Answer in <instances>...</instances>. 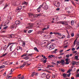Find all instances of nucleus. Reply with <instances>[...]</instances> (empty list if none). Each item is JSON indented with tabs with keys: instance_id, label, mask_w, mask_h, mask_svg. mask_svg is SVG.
Here are the masks:
<instances>
[{
	"instance_id": "obj_44",
	"label": "nucleus",
	"mask_w": 79,
	"mask_h": 79,
	"mask_svg": "<svg viewBox=\"0 0 79 79\" xmlns=\"http://www.w3.org/2000/svg\"><path fill=\"white\" fill-rule=\"evenodd\" d=\"M74 33H72L71 34V36H72V37H74Z\"/></svg>"
},
{
	"instance_id": "obj_8",
	"label": "nucleus",
	"mask_w": 79,
	"mask_h": 79,
	"mask_svg": "<svg viewBox=\"0 0 79 79\" xmlns=\"http://www.w3.org/2000/svg\"><path fill=\"white\" fill-rule=\"evenodd\" d=\"M27 63V62H24L22 66H20V68H23V67H24L25 66L26 64Z\"/></svg>"
},
{
	"instance_id": "obj_15",
	"label": "nucleus",
	"mask_w": 79,
	"mask_h": 79,
	"mask_svg": "<svg viewBox=\"0 0 79 79\" xmlns=\"http://www.w3.org/2000/svg\"><path fill=\"white\" fill-rule=\"evenodd\" d=\"M65 61H66L65 63L66 64H68L69 63L68 62V59L66 58L65 59Z\"/></svg>"
},
{
	"instance_id": "obj_9",
	"label": "nucleus",
	"mask_w": 79,
	"mask_h": 79,
	"mask_svg": "<svg viewBox=\"0 0 79 79\" xmlns=\"http://www.w3.org/2000/svg\"><path fill=\"white\" fill-rule=\"evenodd\" d=\"M20 23H21V22L19 20H17L15 22V24L16 25H17V24H19Z\"/></svg>"
},
{
	"instance_id": "obj_40",
	"label": "nucleus",
	"mask_w": 79,
	"mask_h": 79,
	"mask_svg": "<svg viewBox=\"0 0 79 79\" xmlns=\"http://www.w3.org/2000/svg\"><path fill=\"white\" fill-rule=\"evenodd\" d=\"M59 33H57V32H53V34H56V35L57 34H58V35L59 34Z\"/></svg>"
},
{
	"instance_id": "obj_12",
	"label": "nucleus",
	"mask_w": 79,
	"mask_h": 79,
	"mask_svg": "<svg viewBox=\"0 0 79 79\" xmlns=\"http://www.w3.org/2000/svg\"><path fill=\"white\" fill-rule=\"evenodd\" d=\"M19 50L20 51H22V48H21V47L20 46H19L17 48V50L18 51Z\"/></svg>"
},
{
	"instance_id": "obj_49",
	"label": "nucleus",
	"mask_w": 79,
	"mask_h": 79,
	"mask_svg": "<svg viewBox=\"0 0 79 79\" xmlns=\"http://www.w3.org/2000/svg\"><path fill=\"white\" fill-rule=\"evenodd\" d=\"M55 75H52V78H55Z\"/></svg>"
},
{
	"instance_id": "obj_35",
	"label": "nucleus",
	"mask_w": 79,
	"mask_h": 79,
	"mask_svg": "<svg viewBox=\"0 0 79 79\" xmlns=\"http://www.w3.org/2000/svg\"><path fill=\"white\" fill-rule=\"evenodd\" d=\"M63 76L64 77H66V74L65 73H63Z\"/></svg>"
},
{
	"instance_id": "obj_11",
	"label": "nucleus",
	"mask_w": 79,
	"mask_h": 79,
	"mask_svg": "<svg viewBox=\"0 0 79 79\" xmlns=\"http://www.w3.org/2000/svg\"><path fill=\"white\" fill-rule=\"evenodd\" d=\"M41 77L43 78H45L46 77V73H43L41 75Z\"/></svg>"
},
{
	"instance_id": "obj_45",
	"label": "nucleus",
	"mask_w": 79,
	"mask_h": 79,
	"mask_svg": "<svg viewBox=\"0 0 79 79\" xmlns=\"http://www.w3.org/2000/svg\"><path fill=\"white\" fill-rule=\"evenodd\" d=\"M66 58H69V55L67 54L66 55Z\"/></svg>"
},
{
	"instance_id": "obj_37",
	"label": "nucleus",
	"mask_w": 79,
	"mask_h": 79,
	"mask_svg": "<svg viewBox=\"0 0 79 79\" xmlns=\"http://www.w3.org/2000/svg\"><path fill=\"white\" fill-rule=\"evenodd\" d=\"M37 11H38V12H40V8H38L37 9Z\"/></svg>"
},
{
	"instance_id": "obj_26",
	"label": "nucleus",
	"mask_w": 79,
	"mask_h": 79,
	"mask_svg": "<svg viewBox=\"0 0 79 79\" xmlns=\"http://www.w3.org/2000/svg\"><path fill=\"white\" fill-rule=\"evenodd\" d=\"M8 54V53H6L5 54H3L2 55V56L1 57H3V56H6V55Z\"/></svg>"
},
{
	"instance_id": "obj_61",
	"label": "nucleus",
	"mask_w": 79,
	"mask_h": 79,
	"mask_svg": "<svg viewBox=\"0 0 79 79\" xmlns=\"http://www.w3.org/2000/svg\"><path fill=\"white\" fill-rule=\"evenodd\" d=\"M24 75H23V76L22 77L21 79H24Z\"/></svg>"
},
{
	"instance_id": "obj_13",
	"label": "nucleus",
	"mask_w": 79,
	"mask_h": 79,
	"mask_svg": "<svg viewBox=\"0 0 79 79\" xmlns=\"http://www.w3.org/2000/svg\"><path fill=\"white\" fill-rule=\"evenodd\" d=\"M54 5L56 7H60V3H59V2H58L56 4H55Z\"/></svg>"
},
{
	"instance_id": "obj_47",
	"label": "nucleus",
	"mask_w": 79,
	"mask_h": 79,
	"mask_svg": "<svg viewBox=\"0 0 79 79\" xmlns=\"http://www.w3.org/2000/svg\"><path fill=\"white\" fill-rule=\"evenodd\" d=\"M22 77H21L18 76L17 77L18 79H21Z\"/></svg>"
},
{
	"instance_id": "obj_64",
	"label": "nucleus",
	"mask_w": 79,
	"mask_h": 79,
	"mask_svg": "<svg viewBox=\"0 0 79 79\" xmlns=\"http://www.w3.org/2000/svg\"><path fill=\"white\" fill-rule=\"evenodd\" d=\"M49 34L50 35H52L53 34V33L52 32H51Z\"/></svg>"
},
{
	"instance_id": "obj_39",
	"label": "nucleus",
	"mask_w": 79,
	"mask_h": 79,
	"mask_svg": "<svg viewBox=\"0 0 79 79\" xmlns=\"http://www.w3.org/2000/svg\"><path fill=\"white\" fill-rule=\"evenodd\" d=\"M7 6H8V5H7V4H6L5 5V6H4V7L3 9H5L6 8V7H7Z\"/></svg>"
},
{
	"instance_id": "obj_14",
	"label": "nucleus",
	"mask_w": 79,
	"mask_h": 79,
	"mask_svg": "<svg viewBox=\"0 0 79 79\" xmlns=\"http://www.w3.org/2000/svg\"><path fill=\"white\" fill-rule=\"evenodd\" d=\"M53 45H51L49 46V50L50 51L51 50H52L53 49Z\"/></svg>"
},
{
	"instance_id": "obj_38",
	"label": "nucleus",
	"mask_w": 79,
	"mask_h": 79,
	"mask_svg": "<svg viewBox=\"0 0 79 79\" xmlns=\"http://www.w3.org/2000/svg\"><path fill=\"white\" fill-rule=\"evenodd\" d=\"M77 38H76L75 41H74V43H73V45H75V44H76V40H77Z\"/></svg>"
},
{
	"instance_id": "obj_43",
	"label": "nucleus",
	"mask_w": 79,
	"mask_h": 79,
	"mask_svg": "<svg viewBox=\"0 0 79 79\" xmlns=\"http://www.w3.org/2000/svg\"><path fill=\"white\" fill-rule=\"evenodd\" d=\"M77 58H78V56H75V60H77Z\"/></svg>"
},
{
	"instance_id": "obj_20",
	"label": "nucleus",
	"mask_w": 79,
	"mask_h": 79,
	"mask_svg": "<svg viewBox=\"0 0 79 79\" xmlns=\"http://www.w3.org/2000/svg\"><path fill=\"white\" fill-rule=\"evenodd\" d=\"M24 59L26 60H29V57L28 56L25 57H24Z\"/></svg>"
},
{
	"instance_id": "obj_30",
	"label": "nucleus",
	"mask_w": 79,
	"mask_h": 79,
	"mask_svg": "<svg viewBox=\"0 0 79 79\" xmlns=\"http://www.w3.org/2000/svg\"><path fill=\"white\" fill-rule=\"evenodd\" d=\"M35 17H38V15L37 14L33 15V18H35Z\"/></svg>"
},
{
	"instance_id": "obj_2",
	"label": "nucleus",
	"mask_w": 79,
	"mask_h": 79,
	"mask_svg": "<svg viewBox=\"0 0 79 79\" xmlns=\"http://www.w3.org/2000/svg\"><path fill=\"white\" fill-rule=\"evenodd\" d=\"M43 8L44 9V10H47L48 9V6H47L46 3H43Z\"/></svg>"
},
{
	"instance_id": "obj_54",
	"label": "nucleus",
	"mask_w": 79,
	"mask_h": 79,
	"mask_svg": "<svg viewBox=\"0 0 79 79\" xmlns=\"http://www.w3.org/2000/svg\"><path fill=\"white\" fill-rule=\"evenodd\" d=\"M46 29H47V28H43V29H42V30L43 31H45V30H46Z\"/></svg>"
},
{
	"instance_id": "obj_48",
	"label": "nucleus",
	"mask_w": 79,
	"mask_h": 79,
	"mask_svg": "<svg viewBox=\"0 0 79 79\" xmlns=\"http://www.w3.org/2000/svg\"><path fill=\"white\" fill-rule=\"evenodd\" d=\"M61 71H62V72H64L65 71V70H64V69H61Z\"/></svg>"
},
{
	"instance_id": "obj_19",
	"label": "nucleus",
	"mask_w": 79,
	"mask_h": 79,
	"mask_svg": "<svg viewBox=\"0 0 79 79\" xmlns=\"http://www.w3.org/2000/svg\"><path fill=\"white\" fill-rule=\"evenodd\" d=\"M15 70L14 69H12L10 71V72H11L9 74V75H11V74H12V73H12L13 72V71H14V70Z\"/></svg>"
},
{
	"instance_id": "obj_46",
	"label": "nucleus",
	"mask_w": 79,
	"mask_h": 79,
	"mask_svg": "<svg viewBox=\"0 0 79 79\" xmlns=\"http://www.w3.org/2000/svg\"><path fill=\"white\" fill-rule=\"evenodd\" d=\"M8 28V26H6V27H4L3 29H6Z\"/></svg>"
},
{
	"instance_id": "obj_10",
	"label": "nucleus",
	"mask_w": 79,
	"mask_h": 79,
	"mask_svg": "<svg viewBox=\"0 0 79 79\" xmlns=\"http://www.w3.org/2000/svg\"><path fill=\"white\" fill-rule=\"evenodd\" d=\"M33 55V54H29V53H27L25 55L26 56H30V58H32V55Z\"/></svg>"
},
{
	"instance_id": "obj_36",
	"label": "nucleus",
	"mask_w": 79,
	"mask_h": 79,
	"mask_svg": "<svg viewBox=\"0 0 79 79\" xmlns=\"http://www.w3.org/2000/svg\"><path fill=\"white\" fill-rule=\"evenodd\" d=\"M72 71V69H69L67 72L68 73H70V72Z\"/></svg>"
},
{
	"instance_id": "obj_3",
	"label": "nucleus",
	"mask_w": 79,
	"mask_h": 79,
	"mask_svg": "<svg viewBox=\"0 0 79 79\" xmlns=\"http://www.w3.org/2000/svg\"><path fill=\"white\" fill-rule=\"evenodd\" d=\"M33 23H29V26L27 27H26V29H32V27H33Z\"/></svg>"
},
{
	"instance_id": "obj_58",
	"label": "nucleus",
	"mask_w": 79,
	"mask_h": 79,
	"mask_svg": "<svg viewBox=\"0 0 79 79\" xmlns=\"http://www.w3.org/2000/svg\"><path fill=\"white\" fill-rule=\"evenodd\" d=\"M34 75V73H33L31 75V77H33Z\"/></svg>"
},
{
	"instance_id": "obj_57",
	"label": "nucleus",
	"mask_w": 79,
	"mask_h": 79,
	"mask_svg": "<svg viewBox=\"0 0 79 79\" xmlns=\"http://www.w3.org/2000/svg\"><path fill=\"white\" fill-rule=\"evenodd\" d=\"M73 53H77V51H73Z\"/></svg>"
},
{
	"instance_id": "obj_33",
	"label": "nucleus",
	"mask_w": 79,
	"mask_h": 79,
	"mask_svg": "<svg viewBox=\"0 0 79 79\" xmlns=\"http://www.w3.org/2000/svg\"><path fill=\"white\" fill-rule=\"evenodd\" d=\"M22 44H23V47H24L26 45V44L25 43V42H22Z\"/></svg>"
},
{
	"instance_id": "obj_28",
	"label": "nucleus",
	"mask_w": 79,
	"mask_h": 79,
	"mask_svg": "<svg viewBox=\"0 0 79 79\" xmlns=\"http://www.w3.org/2000/svg\"><path fill=\"white\" fill-rule=\"evenodd\" d=\"M71 74V73H69V74H66V77H69V76H70Z\"/></svg>"
},
{
	"instance_id": "obj_29",
	"label": "nucleus",
	"mask_w": 79,
	"mask_h": 79,
	"mask_svg": "<svg viewBox=\"0 0 79 79\" xmlns=\"http://www.w3.org/2000/svg\"><path fill=\"white\" fill-rule=\"evenodd\" d=\"M5 68V65H2L0 66V69H2Z\"/></svg>"
},
{
	"instance_id": "obj_52",
	"label": "nucleus",
	"mask_w": 79,
	"mask_h": 79,
	"mask_svg": "<svg viewBox=\"0 0 79 79\" xmlns=\"http://www.w3.org/2000/svg\"><path fill=\"white\" fill-rule=\"evenodd\" d=\"M59 63H60L59 61H57V62H56V64H57V65H58V64H59Z\"/></svg>"
},
{
	"instance_id": "obj_4",
	"label": "nucleus",
	"mask_w": 79,
	"mask_h": 79,
	"mask_svg": "<svg viewBox=\"0 0 79 79\" xmlns=\"http://www.w3.org/2000/svg\"><path fill=\"white\" fill-rule=\"evenodd\" d=\"M7 37L8 38H9V39L14 38V37H15V35H14V34L9 35L7 36Z\"/></svg>"
},
{
	"instance_id": "obj_55",
	"label": "nucleus",
	"mask_w": 79,
	"mask_h": 79,
	"mask_svg": "<svg viewBox=\"0 0 79 79\" xmlns=\"http://www.w3.org/2000/svg\"><path fill=\"white\" fill-rule=\"evenodd\" d=\"M46 62H47V60H44L43 61L44 63H46Z\"/></svg>"
},
{
	"instance_id": "obj_56",
	"label": "nucleus",
	"mask_w": 79,
	"mask_h": 79,
	"mask_svg": "<svg viewBox=\"0 0 79 79\" xmlns=\"http://www.w3.org/2000/svg\"><path fill=\"white\" fill-rule=\"evenodd\" d=\"M37 15H38V16H41V14H38Z\"/></svg>"
},
{
	"instance_id": "obj_31",
	"label": "nucleus",
	"mask_w": 79,
	"mask_h": 79,
	"mask_svg": "<svg viewBox=\"0 0 79 79\" xmlns=\"http://www.w3.org/2000/svg\"><path fill=\"white\" fill-rule=\"evenodd\" d=\"M33 30H30L28 31V32L29 33V34H30V33H31V32H32Z\"/></svg>"
},
{
	"instance_id": "obj_53",
	"label": "nucleus",
	"mask_w": 79,
	"mask_h": 79,
	"mask_svg": "<svg viewBox=\"0 0 79 79\" xmlns=\"http://www.w3.org/2000/svg\"><path fill=\"white\" fill-rule=\"evenodd\" d=\"M49 67H52V66H51V65H48L47 68H49Z\"/></svg>"
},
{
	"instance_id": "obj_16",
	"label": "nucleus",
	"mask_w": 79,
	"mask_h": 79,
	"mask_svg": "<svg viewBox=\"0 0 79 79\" xmlns=\"http://www.w3.org/2000/svg\"><path fill=\"white\" fill-rule=\"evenodd\" d=\"M66 23V22H63V21H60L59 22V24H66L64 23Z\"/></svg>"
},
{
	"instance_id": "obj_50",
	"label": "nucleus",
	"mask_w": 79,
	"mask_h": 79,
	"mask_svg": "<svg viewBox=\"0 0 79 79\" xmlns=\"http://www.w3.org/2000/svg\"><path fill=\"white\" fill-rule=\"evenodd\" d=\"M42 6H43V5H40L39 7V8H40V9H41V8H42Z\"/></svg>"
},
{
	"instance_id": "obj_34",
	"label": "nucleus",
	"mask_w": 79,
	"mask_h": 79,
	"mask_svg": "<svg viewBox=\"0 0 79 79\" xmlns=\"http://www.w3.org/2000/svg\"><path fill=\"white\" fill-rule=\"evenodd\" d=\"M71 25H73V24H74V21L73 20H72L71 21Z\"/></svg>"
},
{
	"instance_id": "obj_51",
	"label": "nucleus",
	"mask_w": 79,
	"mask_h": 79,
	"mask_svg": "<svg viewBox=\"0 0 79 79\" xmlns=\"http://www.w3.org/2000/svg\"><path fill=\"white\" fill-rule=\"evenodd\" d=\"M38 34H42V32L40 31H39L38 32Z\"/></svg>"
},
{
	"instance_id": "obj_7",
	"label": "nucleus",
	"mask_w": 79,
	"mask_h": 79,
	"mask_svg": "<svg viewBox=\"0 0 79 79\" xmlns=\"http://www.w3.org/2000/svg\"><path fill=\"white\" fill-rule=\"evenodd\" d=\"M16 55V53L15 52H14L12 53V54H11V56L12 57H13V58H15V56Z\"/></svg>"
},
{
	"instance_id": "obj_23",
	"label": "nucleus",
	"mask_w": 79,
	"mask_h": 79,
	"mask_svg": "<svg viewBox=\"0 0 79 79\" xmlns=\"http://www.w3.org/2000/svg\"><path fill=\"white\" fill-rule=\"evenodd\" d=\"M48 57L49 58H52V57L54 58V57H55V56L53 55H50Z\"/></svg>"
},
{
	"instance_id": "obj_6",
	"label": "nucleus",
	"mask_w": 79,
	"mask_h": 79,
	"mask_svg": "<svg viewBox=\"0 0 79 79\" xmlns=\"http://www.w3.org/2000/svg\"><path fill=\"white\" fill-rule=\"evenodd\" d=\"M17 27V25L16 24H14L12 26L10 27L11 29H14V28H16Z\"/></svg>"
},
{
	"instance_id": "obj_59",
	"label": "nucleus",
	"mask_w": 79,
	"mask_h": 79,
	"mask_svg": "<svg viewBox=\"0 0 79 79\" xmlns=\"http://www.w3.org/2000/svg\"><path fill=\"white\" fill-rule=\"evenodd\" d=\"M50 27V26L48 25L47 26V27L46 28V29H49V27Z\"/></svg>"
},
{
	"instance_id": "obj_60",
	"label": "nucleus",
	"mask_w": 79,
	"mask_h": 79,
	"mask_svg": "<svg viewBox=\"0 0 79 79\" xmlns=\"http://www.w3.org/2000/svg\"><path fill=\"white\" fill-rule=\"evenodd\" d=\"M73 50H75V48H73L72 49V51H73Z\"/></svg>"
},
{
	"instance_id": "obj_25",
	"label": "nucleus",
	"mask_w": 79,
	"mask_h": 79,
	"mask_svg": "<svg viewBox=\"0 0 79 79\" xmlns=\"http://www.w3.org/2000/svg\"><path fill=\"white\" fill-rule=\"evenodd\" d=\"M57 50V49H55L54 51H53L52 53H56V51Z\"/></svg>"
},
{
	"instance_id": "obj_17",
	"label": "nucleus",
	"mask_w": 79,
	"mask_h": 79,
	"mask_svg": "<svg viewBox=\"0 0 79 79\" xmlns=\"http://www.w3.org/2000/svg\"><path fill=\"white\" fill-rule=\"evenodd\" d=\"M28 15H29V18H31V16H34V14L31 13L28 14Z\"/></svg>"
},
{
	"instance_id": "obj_41",
	"label": "nucleus",
	"mask_w": 79,
	"mask_h": 79,
	"mask_svg": "<svg viewBox=\"0 0 79 79\" xmlns=\"http://www.w3.org/2000/svg\"><path fill=\"white\" fill-rule=\"evenodd\" d=\"M67 38H68V39L70 38V35H69V34H68V35L67 36Z\"/></svg>"
},
{
	"instance_id": "obj_5",
	"label": "nucleus",
	"mask_w": 79,
	"mask_h": 79,
	"mask_svg": "<svg viewBox=\"0 0 79 79\" xmlns=\"http://www.w3.org/2000/svg\"><path fill=\"white\" fill-rule=\"evenodd\" d=\"M58 35L60 36V37H58V39H64V38H65V37H66V36L64 35H63L64 36H62L61 33H59Z\"/></svg>"
},
{
	"instance_id": "obj_1",
	"label": "nucleus",
	"mask_w": 79,
	"mask_h": 79,
	"mask_svg": "<svg viewBox=\"0 0 79 79\" xmlns=\"http://www.w3.org/2000/svg\"><path fill=\"white\" fill-rule=\"evenodd\" d=\"M21 9H22V6H18V7H17V9L15 10V12H18V11H21Z\"/></svg>"
},
{
	"instance_id": "obj_24",
	"label": "nucleus",
	"mask_w": 79,
	"mask_h": 79,
	"mask_svg": "<svg viewBox=\"0 0 79 79\" xmlns=\"http://www.w3.org/2000/svg\"><path fill=\"white\" fill-rule=\"evenodd\" d=\"M23 5H27V4H28V3L25 1L23 2Z\"/></svg>"
},
{
	"instance_id": "obj_21",
	"label": "nucleus",
	"mask_w": 79,
	"mask_h": 79,
	"mask_svg": "<svg viewBox=\"0 0 79 79\" xmlns=\"http://www.w3.org/2000/svg\"><path fill=\"white\" fill-rule=\"evenodd\" d=\"M34 50H35V51H36V52H39V50L37 49V48L36 47H35L34 48Z\"/></svg>"
},
{
	"instance_id": "obj_18",
	"label": "nucleus",
	"mask_w": 79,
	"mask_h": 79,
	"mask_svg": "<svg viewBox=\"0 0 79 79\" xmlns=\"http://www.w3.org/2000/svg\"><path fill=\"white\" fill-rule=\"evenodd\" d=\"M64 60H61V64L63 65V64H64L65 63Z\"/></svg>"
},
{
	"instance_id": "obj_42",
	"label": "nucleus",
	"mask_w": 79,
	"mask_h": 79,
	"mask_svg": "<svg viewBox=\"0 0 79 79\" xmlns=\"http://www.w3.org/2000/svg\"><path fill=\"white\" fill-rule=\"evenodd\" d=\"M52 64H53V65H56V63H55L54 62H52Z\"/></svg>"
},
{
	"instance_id": "obj_62",
	"label": "nucleus",
	"mask_w": 79,
	"mask_h": 79,
	"mask_svg": "<svg viewBox=\"0 0 79 79\" xmlns=\"http://www.w3.org/2000/svg\"><path fill=\"white\" fill-rule=\"evenodd\" d=\"M56 11H59L60 10V8H58L56 9Z\"/></svg>"
},
{
	"instance_id": "obj_22",
	"label": "nucleus",
	"mask_w": 79,
	"mask_h": 79,
	"mask_svg": "<svg viewBox=\"0 0 79 79\" xmlns=\"http://www.w3.org/2000/svg\"><path fill=\"white\" fill-rule=\"evenodd\" d=\"M47 79H49L50 77V75H47V76L46 75V76Z\"/></svg>"
},
{
	"instance_id": "obj_27",
	"label": "nucleus",
	"mask_w": 79,
	"mask_h": 79,
	"mask_svg": "<svg viewBox=\"0 0 79 79\" xmlns=\"http://www.w3.org/2000/svg\"><path fill=\"white\" fill-rule=\"evenodd\" d=\"M75 63H76V62L75 61H73L72 62V64H73V66L75 65Z\"/></svg>"
},
{
	"instance_id": "obj_63",
	"label": "nucleus",
	"mask_w": 79,
	"mask_h": 79,
	"mask_svg": "<svg viewBox=\"0 0 79 79\" xmlns=\"http://www.w3.org/2000/svg\"><path fill=\"white\" fill-rule=\"evenodd\" d=\"M72 4H73V5L75 6V4H74V2H72Z\"/></svg>"
},
{
	"instance_id": "obj_32",
	"label": "nucleus",
	"mask_w": 79,
	"mask_h": 79,
	"mask_svg": "<svg viewBox=\"0 0 79 79\" xmlns=\"http://www.w3.org/2000/svg\"><path fill=\"white\" fill-rule=\"evenodd\" d=\"M7 49V48L6 47H5L3 48V50H4L5 51H6V50Z\"/></svg>"
}]
</instances>
